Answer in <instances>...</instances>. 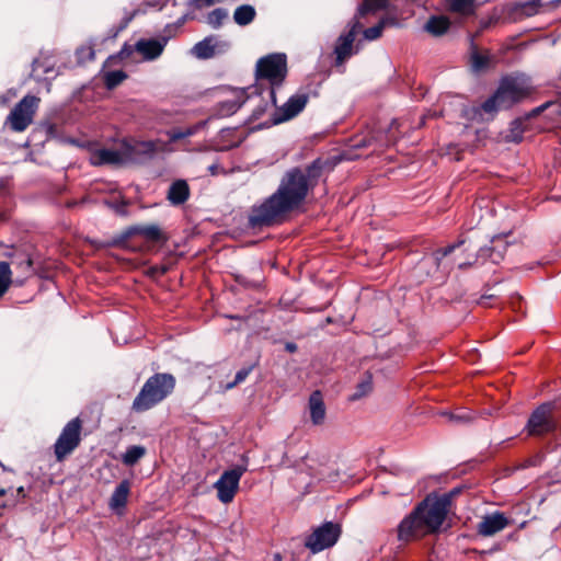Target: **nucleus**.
Wrapping results in <instances>:
<instances>
[{"mask_svg":"<svg viewBox=\"0 0 561 561\" xmlns=\"http://www.w3.org/2000/svg\"><path fill=\"white\" fill-rule=\"evenodd\" d=\"M323 162L314 160L305 170L293 168L288 170L274 194L261 205L252 208L249 221L252 227L270 226L280 221L286 214L298 208L306 199L322 173Z\"/></svg>","mask_w":561,"mask_h":561,"instance_id":"1","label":"nucleus"},{"mask_svg":"<svg viewBox=\"0 0 561 561\" xmlns=\"http://www.w3.org/2000/svg\"><path fill=\"white\" fill-rule=\"evenodd\" d=\"M459 493L454 489L440 496H427L398 526V539L411 541L436 533L443 525L453 496Z\"/></svg>","mask_w":561,"mask_h":561,"instance_id":"2","label":"nucleus"},{"mask_svg":"<svg viewBox=\"0 0 561 561\" xmlns=\"http://www.w3.org/2000/svg\"><path fill=\"white\" fill-rule=\"evenodd\" d=\"M175 388V378L171 374L158 373L149 377L133 402L136 412L147 411L170 396Z\"/></svg>","mask_w":561,"mask_h":561,"instance_id":"3","label":"nucleus"},{"mask_svg":"<svg viewBox=\"0 0 561 561\" xmlns=\"http://www.w3.org/2000/svg\"><path fill=\"white\" fill-rule=\"evenodd\" d=\"M41 99L35 95H25L11 110L5 118V125L15 133L24 131L34 119Z\"/></svg>","mask_w":561,"mask_h":561,"instance_id":"4","label":"nucleus"},{"mask_svg":"<svg viewBox=\"0 0 561 561\" xmlns=\"http://www.w3.org/2000/svg\"><path fill=\"white\" fill-rule=\"evenodd\" d=\"M531 90L533 88L528 79L522 76H517L504 78L500 82L496 92L500 96V100L502 101V106L508 108L515 103H518L527 98L531 93Z\"/></svg>","mask_w":561,"mask_h":561,"instance_id":"5","label":"nucleus"},{"mask_svg":"<svg viewBox=\"0 0 561 561\" xmlns=\"http://www.w3.org/2000/svg\"><path fill=\"white\" fill-rule=\"evenodd\" d=\"M81 430L82 422L79 417L72 419L64 426L54 444V454L57 461H62L80 445Z\"/></svg>","mask_w":561,"mask_h":561,"instance_id":"6","label":"nucleus"},{"mask_svg":"<svg viewBox=\"0 0 561 561\" xmlns=\"http://www.w3.org/2000/svg\"><path fill=\"white\" fill-rule=\"evenodd\" d=\"M242 460L244 461L243 465L225 470L214 484L217 490V497L224 504L232 502L239 489L240 479L248 470L245 456L242 457Z\"/></svg>","mask_w":561,"mask_h":561,"instance_id":"7","label":"nucleus"},{"mask_svg":"<svg viewBox=\"0 0 561 561\" xmlns=\"http://www.w3.org/2000/svg\"><path fill=\"white\" fill-rule=\"evenodd\" d=\"M286 56L284 54H271L256 64L257 79H266L271 87L279 84L286 77Z\"/></svg>","mask_w":561,"mask_h":561,"instance_id":"8","label":"nucleus"},{"mask_svg":"<svg viewBox=\"0 0 561 561\" xmlns=\"http://www.w3.org/2000/svg\"><path fill=\"white\" fill-rule=\"evenodd\" d=\"M340 534L341 529L339 525L327 522L314 529V531L307 538L306 547L313 553L320 552L335 545Z\"/></svg>","mask_w":561,"mask_h":561,"instance_id":"9","label":"nucleus"},{"mask_svg":"<svg viewBox=\"0 0 561 561\" xmlns=\"http://www.w3.org/2000/svg\"><path fill=\"white\" fill-rule=\"evenodd\" d=\"M552 410L553 404L548 402L541 404L531 413L527 422L529 435H542L556 428Z\"/></svg>","mask_w":561,"mask_h":561,"instance_id":"10","label":"nucleus"},{"mask_svg":"<svg viewBox=\"0 0 561 561\" xmlns=\"http://www.w3.org/2000/svg\"><path fill=\"white\" fill-rule=\"evenodd\" d=\"M121 142L125 164L144 162L150 159L157 150L156 144L153 141L124 139Z\"/></svg>","mask_w":561,"mask_h":561,"instance_id":"11","label":"nucleus"},{"mask_svg":"<svg viewBox=\"0 0 561 561\" xmlns=\"http://www.w3.org/2000/svg\"><path fill=\"white\" fill-rule=\"evenodd\" d=\"M229 47L230 43L228 41H225L217 35H210L196 43L191 51L192 55L198 59H209L218 54L227 51Z\"/></svg>","mask_w":561,"mask_h":561,"instance_id":"12","label":"nucleus"},{"mask_svg":"<svg viewBox=\"0 0 561 561\" xmlns=\"http://www.w3.org/2000/svg\"><path fill=\"white\" fill-rule=\"evenodd\" d=\"M362 25L357 18H355L351 28L347 33L342 34L336 42L334 53L336 55V64L342 65L345 59L352 55L353 43L356 34L360 30Z\"/></svg>","mask_w":561,"mask_h":561,"instance_id":"13","label":"nucleus"},{"mask_svg":"<svg viewBox=\"0 0 561 561\" xmlns=\"http://www.w3.org/2000/svg\"><path fill=\"white\" fill-rule=\"evenodd\" d=\"M169 37L141 38L135 44V50L139 53L145 60H154L161 56Z\"/></svg>","mask_w":561,"mask_h":561,"instance_id":"14","label":"nucleus"},{"mask_svg":"<svg viewBox=\"0 0 561 561\" xmlns=\"http://www.w3.org/2000/svg\"><path fill=\"white\" fill-rule=\"evenodd\" d=\"M508 524L510 522L503 513L495 512L482 517L477 526V531L483 537H490L503 530Z\"/></svg>","mask_w":561,"mask_h":561,"instance_id":"15","label":"nucleus"},{"mask_svg":"<svg viewBox=\"0 0 561 561\" xmlns=\"http://www.w3.org/2000/svg\"><path fill=\"white\" fill-rule=\"evenodd\" d=\"M91 163L94 165L102 164H125L122 142L117 149H99L91 156Z\"/></svg>","mask_w":561,"mask_h":561,"instance_id":"16","label":"nucleus"},{"mask_svg":"<svg viewBox=\"0 0 561 561\" xmlns=\"http://www.w3.org/2000/svg\"><path fill=\"white\" fill-rule=\"evenodd\" d=\"M308 95L305 93L295 94L279 108L280 117L278 122L288 121L298 115L306 106Z\"/></svg>","mask_w":561,"mask_h":561,"instance_id":"17","label":"nucleus"},{"mask_svg":"<svg viewBox=\"0 0 561 561\" xmlns=\"http://www.w3.org/2000/svg\"><path fill=\"white\" fill-rule=\"evenodd\" d=\"M244 94L245 92L243 90L234 91L230 99L219 102L216 110L217 114L222 117L230 116L240 108L245 100H253L252 95L245 96Z\"/></svg>","mask_w":561,"mask_h":561,"instance_id":"18","label":"nucleus"},{"mask_svg":"<svg viewBox=\"0 0 561 561\" xmlns=\"http://www.w3.org/2000/svg\"><path fill=\"white\" fill-rule=\"evenodd\" d=\"M491 242V247H483L479 250L477 260H482L484 262L489 259L492 263L497 264L504 257L506 243L501 237H494Z\"/></svg>","mask_w":561,"mask_h":561,"instance_id":"19","label":"nucleus"},{"mask_svg":"<svg viewBox=\"0 0 561 561\" xmlns=\"http://www.w3.org/2000/svg\"><path fill=\"white\" fill-rule=\"evenodd\" d=\"M541 0H528L525 2L514 3L510 9V16L514 21L534 16L539 12Z\"/></svg>","mask_w":561,"mask_h":561,"instance_id":"20","label":"nucleus"},{"mask_svg":"<svg viewBox=\"0 0 561 561\" xmlns=\"http://www.w3.org/2000/svg\"><path fill=\"white\" fill-rule=\"evenodd\" d=\"M505 107L502 106V101L500 100V96L495 91V93L488 100H485L480 107L472 108V115H470L469 113H467L466 115L470 118H476L477 116H479V118L483 121L484 114H486L489 117H493L499 110Z\"/></svg>","mask_w":561,"mask_h":561,"instance_id":"21","label":"nucleus"},{"mask_svg":"<svg viewBox=\"0 0 561 561\" xmlns=\"http://www.w3.org/2000/svg\"><path fill=\"white\" fill-rule=\"evenodd\" d=\"M190 197V187L186 181L176 180L173 182L168 191L167 198L168 201L174 205L179 206L184 204Z\"/></svg>","mask_w":561,"mask_h":561,"instance_id":"22","label":"nucleus"},{"mask_svg":"<svg viewBox=\"0 0 561 561\" xmlns=\"http://www.w3.org/2000/svg\"><path fill=\"white\" fill-rule=\"evenodd\" d=\"M310 417L314 425L323 423L325 417V407L320 391H313L309 398Z\"/></svg>","mask_w":561,"mask_h":561,"instance_id":"23","label":"nucleus"},{"mask_svg":"<svg viewBox=\"0 0 561 561\" xmlns=\"http://www.w3.org/2000/svg\"><path fill=\"white\" fill-rule=\"evenodd\" d=\"M130 491V482L123 480L112 493L110 500V507L112 510H118L125 507Z\"/></svg>","mask_w":561,"mask_h":561,"instance_id":"24","label":"nucleus"},{"mask_svg":"<svg viewBox=\"0 0 561 561\" xmlns=\"http://www.w3.org/2000/svg\"><path fill=\"white\" fill-rule=\"evenodd\" d=\"M450 21L446 16H432L425 24L424 30L434 36H440L447 32Z\"/></svg>","mask_w":561,"mask_h":561,"instance_id":"25","label":"nucleus"},{"mask_svg":"<svg viewBox=\"0 0 561 561\" xmlns=\"http://www.w3.org/2000/svg\"><path fill=\"white\" fill-rule=\"evenodd\" d=\"M256 16L254 7L250 4L239 5L233 12V21L240 26L249 25Z\"/></svg>","mask_w":561,"mask_h":561,"instance_id":"26","label":"nucleus"},{"mask_svg":"<svg viewBox=\"0 0 561 561\" xmlns=\"http://www.w3.org/2000/svg\"><path fill=\"white\" fill-rule=\"evenodd\" d=\"M207 122L208 121H203L193 126L185 127V128H174V129L170 130L169 138L172 141H178L183 138L191 137V136L195 135L196 133H198L202 128H204L206 126Z\"/></svg>","mask_w":561,"mask_h":561,"instance_id":"27","label":"nucleus"},{"mask_svg":"<svg viewBox=\"0 0 561 561\" xmlns=\"http://www.w3.org/2000/svg\"><path fill=\"white\" fill-rule=\"evenodd\" d=\"M448 8L451 12L470 15L474 12V0H447Z\"/></svg>","mask_w":561,"mask_h":561,"instance_id":"28","label":"nucleus"},{"mask_svg":"<svg viewBox=\"0 0 561 561\" xmlns=\"http://www.w3.org/2000/svg\"><path fill=\"white\" fill-rule=\"evenodd\" d=\"M146 454V448L139 445L129 446L122 456V461L126 466H134Z\"/></svg>","mask_w":561,"mask_h":561,"instance_id":"29","label":"nucleus"},{"mask_svg":"<svg viewBox=\"0 0 561 561\" xmlns=\"http://www.w3.org/2000/svg\"><path fill=\"white\" fill-rule=\"evenodd\" d=\"M387 5L388 0H364L362 5H359L355 18L358 19L365 16L368 12H375L378 10L386 9Z\"/></svg>","mask_w":561,"mask_h":561,"instance_id":"30","label":"nucleus"},{"mask_svg":"<svg viewBox=\"0 0 561 561\" xmlns=\"http://www.w3.org/2000/svg\"><path fill=\"white\" fill-rule=\"evenodd\" d=\"M390 24H396L394 19L383 18L377 25L366 28L364 31V37L367 41H375L381 36L383 28Z\"/></svg>","mask_w":561,"mask_h":561,"instance_id":"31","label":"nucleus"},{"mask_svg":"<svg viewBox=\"0 0 561 561\" xmlns=\"http://www.w3.org/2000/svg\"><path fill=\"white\" fill-rule=\"evenodd\" d=\"M470 59L471 66L476 71L485 69L490 65L491 60L489 54L479 53L473 45L471 46Z\"/></svg>","mask_w":561,"mask_h":561,"instance_id":"32","label":"nucleus"},{"mask_svg":"<svg viewBox=\"0 0 561 561\" xmlns=\"http://www.w3.org/2000/svg\"><path fill=\"white\" fill-rule=\"evenodd\" d=\"M12 283V272L9 263L0 262V298L7 293Z\"/></svg>","mask_w":561,"mask_h":561,"instance_id":"33","label":"nucleus"},{"mask_svg":"<svg viewBox=\"0 0 561 561\" xmlns=\"http://www.w3.org/2000/svg\"><path fill=\"white\" fill-rule=\"evenodd\" d=\"M126 78L127 75L123 70L107 71L104 73V83L108 90H112L126 80Z\"/></svg>","mask_w":561,"mask_h":561,"instance_id":"34","label":"nucleus"},{"mask_svg":"<svg viewBox=\"0 0 561 561\" xmlns=\"http://www.w3.org/2000/svg\"><path fill=\"white\" fill-rule=\"evenodd\" d=\"M135 231L149 241H159L162 237L161 230L157 225L139 226L135 228Z\"/></svg>","mask_w":561,"mask_h":561,"instance_id":"35","label":"nucleus"},{"mask_svg":"<svg viewBox=\"0 0 561 561\" xmlns=\"http://www.w3.org/2000/svg\"><path fill=\"white\" fill-rule=\"evenodd\" d=\"M227 18L228 11L222 8H217L207 14L206 21L213 28H219Z\"/></svg>","mask_w":561,"mask_h":561,"instance_id":"36","label":"nucleus"},{"mask_svg":"<svg viewBox=\"0 0 561 561\" xmlns=\"http://www.w3.org/2000/svg\"><path fill=\"white\" fill-rule=\"evenodd\" d=\"M373 390V380H371V376L370 375H367L356 387V390L355 392L350 397V400L352 401H355V400H359L362 399L363 397L367 396L368 393H370V391Z\"/></svg>","mask_w":561,"mask_h":561,"instance_id":"37","label":"nucleus"},{"mask_svg":"<svg viewBox=\"0 0 561 561\" xmlns=\"http://www.w3.org/2000/svg\"><path fill=\"white\" fill-rule=\"evenodd\" d=\"M270 101H262L253 111V117L260 118L271 104H275V92L272 87H267L265 90Z\"/></svg>","mask_w":561,"mask_h":561,"instance_id":"38","label":"nucleus"},{"mask_svg":"<svg viewBox=\"0 0 561 561\" xmlns=\"http://www.w3.org/2000/svg\"><path fill=\"white\" fill-rule=\"evenodd\" d=\"M462 243H463V241H459V242H457V243L450 244V245H448V247H446V248H443V249H439V250L435 251V252L433 253V256H432L433 261L436 263V265H437V266H439L440 261H442L445 256H447L448 254H450L451 252H454V251H455V249H457L458 247H460Z\"/></svg>","mask_w":561,"mask_h":561,"instance_id":"39","label":"nucleus"},{"mask_svg":"<svg viewBox=\"0 0 561 561\" xmlns=\"http://www.w3.org/2000/svg\"><path fill=\"white\" fill-rule=\"evenodd\" d=\"M76 55L80 62H85L93 60L95 53L92 45H87L78 48Z\"/></svg>","mask_w":561,"mask_h":561,"instance_id":"40","label":"nucleus"},{"mask_svg":"<svg viewBox=\"0 0 561 561\" xmlns=\"http://www.w3.org/2000/svg\"><path fill=\"white\" fill-rule=\"evenodd\" d=\"M251 369H252L251 367H245V368L240 369L236 374L234 380L232 382H229L224 386V390H230V389L234 388L237 385L243 382L250 375Z\"/></svg>","mask_w":561,"mask_h":561,"instance_id":"41","label":"nucleus"},{"mask_svg":"<svg viewBox=\"0 0 561 561\" xmlns=\"http://www.w3.org/2000/svg\"><path fill=\"white\" fill-rule=\"evenodd\" d=\"M32 260L26 256L23 261H21L18 265V268L21 271V273L23 274V278L22 279H16V283L19 285H22L23 282H24V278L28 277L32 275Z\"/></svg>","mask_w":561,"mask_h":561,"instance_id":"42","label":"nucleus"},{"mask_svg":"<svg viewBox=\"0 0 561 561\" xmlns=\"http://www.w3.org/2000/svg\"><path fill=\"white\" fill-rule=\"evenodd\" d=\"M524 121L522 118L515 119L511 125V135L508 136L513 141H520L523 133Z\"/></svg>","mask_w":561,"mask_h":561,"instance_id":"43","label":"nucleus"},{"mask_svg":"<svg viewBox=\"0 0 561 561\" xmlns=\"http://www.w3.org/2000/svg\"><path fill=\"white\" fill-rule=\"evenodd\" d=\"M305 460H306V465H307V467H308V468H309V470H310L309 474H310L312 478H314V479H317V480H319V481H320V480H322V479L324 478L323 470H318V469H316V468H314V466H313V463H316V462H317V460H316L313 457H311V456H306V457H305Z\"/></svg>","mask_w":561,"mask_h":561,"instance_id":"44","label":"nucleus"},{"mask_svg":"<svg viewBox=\"0 0 561 561\" xmlns=\"http://www.w3.org/2000/svg\"><path fill=\"white\" fill-rule=\"evenodd\" d=\"M220 0H191L190 4L196 9H202L206 7H211L219 2Z\"/></svg>","mask_w":561,"mask_h":561,"instance_id":"45","label":"nucleus"},{"mask_svg":"<svg viewBox=\"0 0 561 561\" xmlns=\"http://www.w3.org/2000/svg\"><path fill=\"white\" fill-rule=\"evenodd\" d=\"M551 105H553L552 102H546L545 104L531 110L527 115H526V118L525 119H528L530 117H535L539 114H541L545 110H547L548 107H550Z\"/></svg>","mask_w":561,"mask_h":561,"instance_id":"46","label":"nucleus"},{"mask_svg":"<svg viewBox=\"0 0 561 561\" xmlns=\"http://www.w3.org/2000/svg\"><path fill=\"white\" fill-rule=\"evenodd\" d=\"M134 51H136L135 50V45L131 46V45L125 44L123 46V48L119 50L118 56L122 59L128 58Z\"/></svg>","mask_w":561,"mask_h":561,"instance_id":"47","label":"nucleus"},{"mask_svg":"<svg viewBox=\"0 0 561 561\" xmlns=\"http://www.w3.org/2000/svg\"><path fill=\"white\" fill-rule=\"evenodd\" d=\"M243 139H244V137H239L237 141L231 142L230 145L225 146L222 149L224 150H228V149L238 147L243 141Z\"/></svg>","mask_w":561,"mask_h":561,"instance_id":"48","label":"nucleus"},{"mask_svg":"<svg viewBox=\"0 0 561 561\" xmlns=\"http://www.w3.org/2000/svg\"><path fill=\"white\" fill-rule=\"evenodd\" d=\"M451 419L457 421V422H463V421H469L470 420V417L465 415V414L451 415Z\"/></svg>","mask_w":561,"mask_h":561,"instance_id":"49","label":"nucleus"},{"mask_svg":"<svg viewBox=\"0 0 561 561\" xmlns=\"http://www.w3.org/2000/svg\"><path fill=\"white\" fill-rule=\"evenodd\" d=\"M232 133H233V130H231V129H222L221 130V137L226 138V137H228Z\"/></svg>","mask_w":561,"mask_h":561,"instance_id":"50","label":"nucleus"},{"mask_svg":"<svg viewBox=\"0 0 561 561\" xmlns=\"http://www.w3.org/2000/svg\"><path fill=\"white\" fill-rule=\"evenodd\" d=\"M216 168H217V167H216V165H214V164H213V165H210V167L208 168V169H209V172H210L211 174H215V173H216Z\"/></svg>","mask_w":561,"mask_h":561,"instance_id":"51","label":"nucleus"},{"mask_svg":"<svg viewBox=\"0 0 561 561\" xmlns=\"http://www.w3.org/2000/svg\"><path fill=\"white\" fill-rule=\"evenodd\" d=\"M287 350H288V351H290V352H293V351H295V350H296V345H295V344H288V345H287Z\"/></svg>","mask_w":561,"mask_h":561,"instance_id":"52","label":"nucleus"},{"mask_svg":"<svg viewBox=\"0 0 561 561\" xmlns=\"http://www.w3.org/2000/svg\"><path fill=\"white\" fill-rule=\"evenodd\" d=\"M491 297H492V296H489V298H491ZM485 299H488V297H486V296H483V297L481 298V302H480V304H481V305H485V306H486V304L484 302V300H485Z\"/></svg>","mask_w":561,"mask_h":561,"instance_id":"53","label":"nucleus"},{"mask_svg":"<svg viewBox=\"0 0 561 561\" xmlns=\"http://www.w3.org/2000/svg\"><path fill=\"white\" fill-rule=\"evenodd\" d=\"M397 125H398V122H397L396 119H394V121H392V123H391V128H392V127H394V126H397Z\"/></svg>","mask_w":561,"mask_h":561,"instance_id":"54","label":"nucleus"}]
</instances>
